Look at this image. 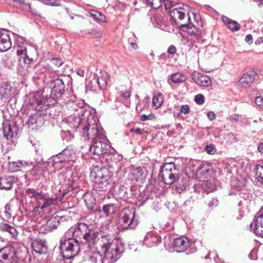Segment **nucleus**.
<instances>
[{
	"label": "nucleus",
	"mask_w": 263,
	"mask_h": 263,
	"mask_svg": "<svg viewBox=\"0 0 263 263\" xmlns=\"http://www.w3.org/2000/svg\"><path fill=\"white\" fill-rule=\"evenodd\" d=\"M61 218V217L60 216L53 215V216L47 221L49 224L51 226V228L53 230L56 229L59 226Z\"/></svg>",
	"instance_id": "nucleus-37"
},
{
	"label": "nucleus",
	"mask_w": 263,
	"mask_h": 263,
	"mask_svg": "<svg viewBox=\"0 0 263 263\" xmlns=\"http://www.w3.org/2000/svg\"><path fill=\"white\" fill-rule=\"evenodd\" d=\"M60 250L65 259L73 258L80 251L79 240L71 236H66V233L60 240Z\"/></svg>",
	"instance_id": "nucleus-6"
},
{
	"label": "nucleus",
	"mask_w": 263,
	"mask_h": 263,
	"mask_svg": "<svg viewBox=\"0 0 263 263\" xmlns=\"http://www.w3.org/2000/svg\"><path fill=\"white\" fill-rule=\"evenodd\" d=\"M116 207L114 203H109L104 205L102 209V212L106 216H109L116 212Z\"/></svg>",
	"instance_id": "nucleus-28"
},
{
	"label": "nucleus",
	"mask_w": 263,
	"mask_h": 263,
	"mask_svg": "<svg viewBox=\"0 0 263 263\" xmlns=\"http://www.w3.org/2000/svg\"><path fill=\"white\" fill-rule=\"evenodd\" d=\"M172 246L176 252H182L190 247V241L187 237L182 236L175 239L172 242Z\"/></svg>",
	"instance_id": "nucleus-16"
},
{
	"label": "nucleus",
	"mask_w": 263,
	"mask_h": 263,
	"mask_svg": "<svg viewBox=\"0 0 263 263\" xmlns=\"http://www.w3.org/2000/svg\"><path fill=\"white\" fill-rule=\"evenodd\" d=\"M250 227L254 234L263 237V206L255 215L252 222L250 224Z\"/></svg>",
	"instance_id": "nucleus-14"
},
{
	"label": "nucleus",
	"mask_w": 263,
	"mask_h": 263,
	"mask_svg": "<svg viewBox=\"0 0 263 263\" xmlns=\"http://www.w3.org/2000/svg\"><path fill=\"white\" fill-rule=\"evenodd\" d=\"M91 15L97 21L105 22V16L98 11H93L91 13Z\"/></svg>",
	"instance_id": "nucleus-40"
},
{
	"label": "nucleus",
	"mask_w": 263,
	"mask_h": 263,
	"mask_svg": "<svg viewBox=\"0 0 263 263\" xmlns=\"http://www.w3.org/2000/svg\"><path fill=\"white\" fill-rule=\"evenodd\" d=\"M257 148L259 152L263 153V142L258 144Z\"/></svg>",
	"instance_id": "nucleus-60"
},
{
	"label": "nucleus",
	"mask_w": 263,
	"mask_h": 263,
	"mask_svg": "<svg viewBox=\"0 0 263 263\" xmlns=\"http://www.w3.org/2000/svg\"><path fill=\"white\" fill-rule=\"evenodd\" d=\"M130 44V46L131 47V48L133 49H137V48H138V45L137 44H136V43H135V42H130L129 43Z\"/></svg>",
	"instance_id": "nucleus-59"
},
{
	"label": "nucleus",
	"mask_w": 263,
	"mask_h": 263,
	"mask_svg": "<svg viewBox=\"0 0 263 263\" xmlns=\"http://www.w3.org/2000/svg\"><path fill=\"white\" fill-rule=\"evenodd\" d=\"M156 25H159L162 23L163 18L160 15L156 14L153 17Z\"/></svg>",
	"instance_id": "nucleus-48"
},
{
	"label": "nucleus",
	"mask_w": 263,
	"mask_h": 263,
	"mask_svg": "<svg viewBox=\"0 0 263 263\" xmlns=\"http://www.w3.org/2000/svg\"><path fill=\"white\" fill-rule=\"evenodd\" d=\"M256 76L257 72L254 70L246 72L239 79V82L240 85L244 88L250 87L254 82Z\"/></svg>",
	"instance_id": "nucleus-18"
},
{
	"label": "nucleus",
	"mask_w": 263,
	"mask_h": 263,
	"mask_svg": "<svg viewBox=\"0 0 263 263\" xmlns=\"http://www.w3.org/2000/svg\"><path fill=\"white\" fill-rule=\"evenodd\" d=\"M15 178L11 176L2 177L0 178V189L10 190L15 182Z\"/></svg>",
	"instance_id": "nucleus-23"
},
{
	"label": "nucleus",
	"mask_w": 263,
	"mask_h": 263,
	"mask_svg": "<svg viewBox=\"0 0 263 263\" xmlns=\"http://www.w3.org/2000/svg\"><path fill=\"white\" fill-rule=\"evenodd\" d=\"M66 152V150L63 151L62 153L50 158L47 162L48 165L51 164L55 169L61 168L63 167V162L66 161L67 157L64 156Z\"/></svg>",
	"instance_id": "nucleus-20"
},
{
	"label": "nucleus",
	"mask_w": 263,
	"mask_h": 263,
	"mask_svg": "<svg viewBox=\"0 0 263 263\" xmlns=\"http://www.w3.org/2000/svg\"><path fill=\"white\" fill-rule=\"evenodd\" d=\"M84 200L88 209L92 210L95 204V200L90 193H86L84 196Z\"/></svg>",
	"instance_id": "nucleus-33"
},
{
	"label": "nucleus",
	"mask_w": 263,
	"mask_h": 263,
	"mask_svg": "<svg viewBox=\"0 0 263 263\" xmlns=\"http://www.w3.org/2000/svg\"><path fill=\"white\" fill-rule=\"evenodd\" d=\"M0 230L2 231L9 233L13 237H15L17 235L16 229L7 223H2L0 224Z\"/></svg>",
	"instance_id": "nucleus-29"
},
{
	"label": "nucleus",
	"mask_w": 263,
	"mask_h": 263,
	"mask_svg": "<svg viewBox=\"0 0 263 263\" xmlns=\"http://www.w3.org/2000/svg\"><path fill=\"white\" fill-rule=\"evenodd\" d=\"M161 242V238L156 233L147 232L143 240V245L147 248H153L158 246Z\"/></svg>",
	"instance_id": "nucleus-15"
},
{
	"label": "nucleus",
	"mask_w": 263,
	"mask_h": 263,
	"mask_svg": "<svg viewBox=\"0 0 263 263\" xmlns=\"http://www.w3.org/2000/svg\"><path fill=\"white\" fill-rule=\"evenodd\" d=\"M39 230L41 233H48L53 231V229L47 221L46 223L42 224V226L40 227Z\"/></svg>",
	"instance_id": "nucleus-41"
},
{
	"label": "nucleus",
	"mask_w": 263,
	"mask_h": 263,
	"mask_svg": "<svg viewBox=\"0 0 263 263\" xmlns=\"http://www.w3.org/2000/svg\"><path fill=\"white\" fill-rule=\"evenodd\" d=\"M44 119L40 112H36L31 116L28 120L29 125H36V127L41 126L44 123Z\"/></svg>",
	"instance_id": "nucleus-26"
},
{
	"label": "nucleus",
	"mask_w": 263,
	"mask_h": 263,
	"mask_svg": "<svg viewBox=\"0 0 263 263\" xmlns=\"http://www.w3.org/2000/svg\"><path fill=\"white\" fill-rule=\"evenodd\" d=\"M135 211L133 209L124 208L120 213L117 221L119 230L133 229L138 225L137 220L135 219Z\"/></svg>",
	"instance_id": "nucleus-8"
},
{
	"label": "nucleus",
	"mask_w": 263,
	"mask_h": 263,
	"mask_svg": "<svg viewBox=\"0 0 263 263\" xmlns=\"http://www.w3.org/2000/svg\"><path fill=\"white\" fill-rule=\"evenodd\" d=\"M108 76L107 73H104L101 74L97 79V83L100 89L104 90L107 87Z\"/></svg>",
	"instance_id": "nucleus-32"
},
{
	"label": "nucleus",
	"mask_w": 263,
	"mask_h": 263,
	"mask_svg": "<svg viewBox=\"0 0 263 263\" xmlns=\"http://www.w3.org/2000/svg\"><path fill=\"white\" fill-rule=\"evenodd\" d=\"M205 151L208 154L213 155L216 152V148L213 145L210 144L206 146Z\"/></svg>",
	"instance_id": "nucleus-46"
},
{
	"label": "nucleus",
	"mask_w": 263,
	"mask_h": 263,
	"mask_svg": "<svg viewBox=\"0 0 263 263\" xmlns=\"http://www.w3.org/2000/svg\"><path fill=\"white\" fill-rule=\"evenodd\" d=\"M190 107L187 105H183L180 108V112L178 114L177 117L179 118H182L181 114H187L190 112Z\"/></svg>",
	"instance_id": "nucleus-43"
},
{
	"label": "nucleus",
	"mask_w": 263,
	"mask_h": 263,
	"mask_svg": "<svg viewBox=\"0 0 263 263\" xmlns=\"http://www.w3.org/2000/svg\"><path fill=\"white\" fill-rule=\"evenodd\" d=\"M222 20L228 27L233 32L238 31L240 28V25L238 23L230 19L227 16H223L222 17Z\"/></svg>",
	"instance_id": "nucleus-25"
},
{
	"label": "nucleus",
	"mask_w": 263,
	"mask_h": 263,
	"mask_svg": "<svg viewBox=\"0 0 263 263\" xmlns=\"http://www.w3.org/2000/svg\"><path fill=\"white\" fill-rule=\"evenodd\" d=\"M231 119L232 121H237L239 119V116L237 115H234L231 117Z\"/></svg>",
	"instance_id": "nucleus-63"
},
{
	"label": "nucleus",
	"mask_w": 263,
	"mask_h": 263,
	"mask_svg": "<svg viewBox=\"0 0 263 263\" xmlns=\"http://www.w3.org/2000/svg\"><path fill=\"white\" fill-rule=\"evenodd\" d=\"M99 252L98 251L97 253H95L93 255L89 257V261L90 263L100 262L102 259V256L100 254Z\"/></svg>",
	"instance_id": "nucleus-39"
},
{
	"label": "nucleus",
	"mask_w": 263,
	"mask_h": 263,
	"mask_svg": "<svg viewBox=\"0 0 263 263\" xmlns=\"http://www.w3.org/2000/svg\"><path fill=\"white\" fill-rule=\"evenodd\" d=\"M76 111L67 119L69 126L74 129H80L84 140H95L104 137L103 129L93 114L84 107H79Z\"/></svg>",
	"instance_id": "nucleus-1"
},
{
	"label": "nucleus",
	"mask_w": 263,
	"mask_h": 263,
	"mask_svg": "<svg viewBox=\"0 0 263 263\" xmlns=\"http://www.w3.org/2000/svg\"><path fill=\"white\" fill-rule=\"evenodd\" d=\"M191 77L197 84L202 87H208L212 83L211 79L209 77L196 71L192 73Z\"/></svg>",
	"instance_id": "nucleus-17"
},
{
	"label": "nucleus",
	"mask_w": 263,
	"mask_h": 263,
	"mask_svg": "<svg viewBox=\"0 0 263 263\" xmlns=\"http://www.w3.org/2000/svg\"><path fill=\"white\" fill-rule=\"evenodd\" d=\"M202 186L203 189L207 193L213 192L216 188L215 184L212 180H206V181L204 180Z\"/></svg>",
	"instance_id": "nucleus-34"
},
{
	"label": "nucleus",
	"mask_w": 263,
	"mask_h": 263,
	"mask_svg": "<svg viewBox=\"0 0 263 263\" xmlns=\"http://www.w3.org/2000/svg\"><path fill=\"white\" fill-rule=\"evenodd\" d=\"M163 102V97L161 94L158 93L157 95H154L152 101V105L156 109L160 107Z\"/></svg>",
	"instance_id": "nucleus-36"
},
{
	"label": "nucleus",
	"mask_w": 263,
	"mask_h": 263,
	"mask_svg": "<svg viewBox=\"0 0 263 263\" xmlns=\"http://www.w3.org/2000/svg\"><path fill=\"white\" fill-rule=\"evenodd\" d=\"M171 18L174 22L176 25L179 26L182 29L186 28L188 24H190V17L188 16L187 18L185 21H183L185 18V12L184 9L181 8H174L170 12Z\"/></svg>",
	"instance_id": "nucleus-13"
},
{
	"label": "nucleus",
	"mask_w": 263,
	"mask_h": 263,
	"mask_svg": "<svg viewBox=\"0 0 263 263\" xmlns=\"http://www.w3.org/2000/svg\"><path fill=\"white\" fill-rule=\"evenodd\" d=\"M3 125L2 130L0 131V133L2 132L7 140H9L17 136L18 128L16 126L12 127L8 123H3Z\"/></svg>",
	"instance_id": "nucleus-21"
},
{
	"label": "nucleus",
	"mask_w": 263,
	"mask_h": 263,
	"mask_svg": "<svg viewBox=\"0 0 263 263\" xmlns=\"http://www.w3.org/2000/svg\"><path fill=\"white\" fill-rule=\"evenodd\" d=\"M12 88L9 84H4L0 88V95L2 99H8L13 95Z\"/></svg>",
	"instance_id": "nucleus-24"
},
{
	"label": "nucleus",
	"mask_w": 263,
	"mask_h": 263,
	"mask_svg": "<svg viewBox=\"0 0 263 263\" xmlns=\"http://www.w3.org/2000/svg\"><path fill=\"white\" fill-rule=\"evenodd\" d=\"M254 177L257 182L263 184V166L256 165L254 169Z\"/></svg>",
	"instance_id": "nucleus-31"
},
{
	"label": "nucleus",
	"mask_w": 263,
	"mask_h": 263,
	"mask_svg": "<svg viewBox=\"0 0 263 263\" xmlns=\"http://www.w3.org/2000/svg\"><path fill=\"white\" fill-rule=\"evenodd\" d=\"M255 103L257 106H263V98L260 96L256 97Z\"/></svg>",
	"instance_id": "nucleus-50"
},
{
	"label": "nucleus",
	"mask_w": 263,
	"mask_h": 263,
	"mask_svg": "<svg viewBox=\"0 0 263 263\" xmlns=\"http://www.w3.org/2000/svg\"><path fill=\"white\" fill-rule=\"evenodd\" d=\"M130 95H131L130 91H126L125 92H123L121 94V96L123 98H126V99L129 98L130 97Z\"/></svg>",
	"instance_id": "nucleus-57"
},
{
	"label": "nucleus",
	"mask_w": 263,
	"mask_h": 263,
	"mask_svg": "<svg viewBox=\"0 0 263 263\" xmlns=\"http://www.w3.org/2000/svg\"><path fill=\"white\" fill-rule=\"evenodd\" d=\"M207 116L209 119L212 121L215 119L216 115L214 111H209L207 114Z\"/></svg>",
	"instance_id": "nucleus-55"
},
{
	"label": "nucleus",
	"mask_w": 263,
	"mask_h": 263,
	"mask_svg": "<svg viewBox=\"0 0 263 263\" xmlns=\"http://www.w3.org/2000/svg\"><path fill=\"white\" fill-rule=\"evenodd\" d=\"M33 250L39 254H45L47 252V247L46 242L43 240H35L32 244Z\"/></svg>",
	"instance_id": "nucleus-22"
},
{
	"label": "nucleus",
	"mask_w": 263,
	"mask_h": 263,
	"mask_svg": "<svg viewBox=\"0 0 263 263\" xmlns=\"http://www.w3.org/2000/svg\"><path fill=\"white\" fill-rule=\"evenodd\" d=\"M66 236H71L82 243L86 244L92 250L97 246V242L100 238L109 237L102 233L95 232L91 227L85 223H79L71 227L66 232Z\"/></svg>",
	"instance_id": "nucleus-2"
},
{
	"label": "nucleus",
	"mask_w": 263,
	"mask_h": 263,
	"mask_svg": "<svg viewBox=\"0 0 263 263\" xmlns=\"http://www.w3.org/2000/svg\"><path fill=\"white\" fill-rule=\"evenodd\" d=\"M91 144L90 145L89 152L94 155L100 156L107 153L110 148L105 134L102 139L96 138L95 140H91Z\"/></svg>",
	"instance_id": "nucleus-12"
},
{
	"label": "nucleus",
	"mask_w": 263,
	"mask_h": 263,
	"mask_svg": "<svg viewBox=\"0 0 263 263\" xmlns=\"http://www.w3.org/2000/svg\"><path fill=\"white\" fill-rule=\"evenodd\" d=\"M194 100L199 105H201L204 102V96L202 94H198L195 96Z\"/></svg>",
	"instance_id": "nucleus-44"
},
{
	"label": "nucleus",
	"mask_w": 263,
	"mask_h": 263,
	"mask_svg": "<svg viewBox=\"0 0 263 263\" xmlns=\"http://www.w3.org/2000/svg\"><path fill=\"white\" fill-rule=\"evenodd\" d=\"M11 46L9 33L5 31H0V52L8 51Z\"/></svg>",
	"instance_id": "nucleus-19"
},
{
	"label": "nucleus",
	"mask_w": 263,
	"mask_h": 263,
	"mask_svg": "<svg viewBox=\"0 0 263 263\" xmlns=\"http://www.w3.org/2000/svg\"><path fill=\"white\" fill-rule=\"evenodd\" d=\"M17 54L23 59L26 64L30 65L37 56V50L35 47L29 46L28 47L24 43L17 44Z\"/></svg>",
	"instance_id": "nucleus-10"
},
{
	"label": "nucleus",
	"mask_w": 263,
	"mask_h": 263,
	"mask_svg": "<svg viewBox=\"0 0 263 263\" xmlns=\"http://www.w3.org/2000/svg\"><path fill=\"white\" fill-rule=\"evenodd\" d=\"M172 81L175 83H180L184 82L186 80V77L180 72L174 73L171 77Z\"/></svg>",
	"instance_id": "nucleus-35"
},
{
	"label": "nucleus",
	"mask_w": 263,
	"mask_h": 263,
	"mask_svg": "<svg viewBox=\"0 0 263 263\" xmlns=\"http://www.w3.org/2000/svg\"><path fill=\"white\" fill-rule=\"evenodd\" d=\"M163 3L166 9L170 8V5H171V1L170 0H162Z\"/></svg>",
	"instance_id": "nucleus-58"
},
{
	"label": "nucleus",
	"mask_w": 263,
	"mask_h": 263,
	"mask_svg": "<svg viewBox=\"0 0 263 263\" xmlns=\"http://www.w3.org/2000/svg\"><path fill=\"white\" fill-rule=\"evenodd\" d=\"M209 206L211 208L215 207L218 204V200L216 198H213L209 202Z\"/></svg>",
	"instance_id": "nucleus-49"
},
{
	"label": "nucleus",
	"mask_w": 263,
	"mask_h": 263,
	"mask_svg": "<svg viewBox=\"0 0 263 263\" xmlns=\"http://www.w3.org/2000/svg\"><path fill=\"white\" fill-rule=\"evenodd\" d=\"M95 248L104 254L98 263H114L120 257L123 251V247L113 243L110 236L100 238Z\"/></svg>",
	"instance_id": "nucleus-4"
},
{
	"label": "nucleus",
	"mask_w": 263,
	"mask_h": 263,
	"mask_svg": "<svg viewBox=\"0 0 263 263\" xmlns=\"http://www.w3.org/2000/svg\"><path fill=\"white\" fill-rule=\"evenodd\" d=\"M180 166L175 162H166L161 169L159 176H161L164 183L171 185L177 180L179 182V173Z\"/></svg>",
	"instance_id": "nucleus-7"
},
{
	"label": "nucleus",
	"mask_w": 263,
	"mask_h": 263,
	"mask_svg": "<svg viewBox=\"0 0 263 263\" xmlns=\"http://www.w3.org/2000/svg\"><path fill=\"white\" fill-rule=\"evenodd\" d=\"M210 168L207 165H200L197 170V175L201 177L202 179L205 180L210 176Z\"/></svg>",
	"instance_id": "nucleus-27"
},
{
	"label": "nucleus",
	"mask_w": 263,
	"mask_h": 263,
	"mask_svg": "<svg viewBox=\"0 0 263 263\" xmlns=\"http://www.w3.org/2000/svg\"><path fill=\"white\" fill-rule=\"evenodd\" d=\"M213 258L214 259L215 263H227L226 261L220 259L218 257V255L216 254L214 255Z\"/></svg>",
	"instance_id": "nucleus-54"
},
{
	"label": "nucleus",
	"mask_w": 263,
	"mask_h": 263,
	"mask_svg": "<svg viewBox=\"0 0 263 263\" xmlns=\"http://www.w3.org/2000/svg\"><path fill=\"white\" fill-rule=\"evenodd\" d=\"M176 52V48L174 45H171L167 49V52L170 54H174V53Z\"/></svg>",
	"instance_id": "nucleus-52"
},
{
	"label": "nucleus",
	"mask_w": 263,
	"mask_h": 263,
	"mask_svg": "<svg viewBox=\"0 0 263 263\" xmlns=\"http://www.w3.org/2000/svg\"><path fill=\"white\" fill-rule=\"evenodd\" d=\"M91 176L97 187L101 190L106 191L110 189L111 179L108 170L106 168H97L91 173Z\"/></svg>",
	"instance_id": "nucleus-9"
},
{
	"label": "nucleus",
	"mask_w": 263,
	"mask_h": 263,
	"mask_svg": "<svg viewBox=\"0 0 263 263\" xmlns=\"http://www.w3.org/2000/svg\"><path fill=\"white\" fill-rule=\"evenodd\" d=\"M51 62L53 65L57 66V67H60L63 64L61 60L59 59H52L51 60Z\"/></svg>",
	"instance_id": "nucleus-51"
},
{
	"label": "nucleus",
	"mask_w": 263,
	"mask_h": 263,
	"mask_svg": "<svg viewBox=\"0 0 263 263\" xmlns=\"http://www.w3.org/2000/svg\"><path fill=\"white\" fill-rule=\"evenodd\" d=\"M19 252L8 246L0 249V263H19Z\"/></svg>",
	"instance_id": "nucleus-11"
},
{
	"label": "nucleus",
	"mask_w": 263,
	"mask_h": 263,
	"mask_svg": "<svg viewBox=\"0 0 263 263\" xmlns=\"http://www.w3.org/2000/svg\"><path fill=\"white\" fill-rule=\"evenodd\" d=\"M186 31L191 34H194L197 39L201 38L204 35V32H201L197 29V28L193 24H188Z\"/></svg>",
	"instance_id": "nucleus-30"
},
{
	"label": "nucleus",
	"mask_w": 263,
	"mask_h": 263,
	"mask_svg": "<svg viewBox=\"0 0 263 263\" xmlns=\"http://www.w3.org/2000/svg\"><path fill=\"white\" fill-rule=\"evenodd\" d=\"M150 117H151L150 115H145L143 114L141 116L140 120L142 121H145L148 120H151V118Z\"/></svg>",
	"instance_id": "nucleus-56"
},
{
	"label": "nucleus",
	"mask_w": 263,
	"mask_h": 263,
	"mask_svg": "<svg viewBox=\"0 0 263 263\" xmlns=\"http://www.w3.org/2000/svg\"><path fill=\"white\" fill-rule=\"evenodd\" d=\"M7 3L13 6L18 7L24 4V2L22 0H5Z\"/></svg>",
	"instance_id": "nucleus-45"
},
{
	"label": "nucleus",
	"mask_w": 263,
	"mask_h": 263,
	"mask_svg": "<svg viewBox=\"0 0 263 263\" xmlns=\"http://www.w3.org/2000/svg\"><path fill=\"white\" fill-rule=\"evenodd\" d=\"M25 194L29 198L35 199V206L33 210L34 213H42L44 215L52 211V206L54 205L55 200L47 193L39 192L34 189L29 188L26 190Z\"/></svg>",
	"instance_id": "nucleus-5"
},
{
	"label": "nucleus",
	"mask_w": 263,
	"mask_h": 263,
	"mask_svg": "<svg viewBox=\"0 0 263 263\" xmlns=\"http://www.w3.org/2000/svg\"><path fill=\"white\" fill-rule=\"evenodd\" d=\"M65 84L63 81L57 79L50 83V87H44L41 97L40 92L34 95L35 103L37 105L49 106L54 105L57 100L60 98L65 91Z\"/></svg>",
	"instance_id": "nucleus-3"
},
{
	"label": "nucleus",
	"mask_w": 263,
	"mask_h": 263,
	"mask_svg": "<svg viewBox=\"0 0 263 263\" xmlns=\"http://www.w3.org/2000/svg\"><path fill=\"white\" fill-rule=\"evenodd\" d=\"M256 3L258 4L259 6L263 5V0H254Z\"/></svg>",
	"instance_id": "nucleus-64"
},
{
	"label": "nucleus",
	"mask_w": 263,
	"mask_h": 263,
	"mask_svg": "<svg viewBox=\"0 0 263 263\" xmlns=\"http://www.w3.org/2000/svg\"><path fill=\"white\" fill-rule=\"evenodd\" d=\"M135 133L137 134L141 135H143V130L141 129L140 128H137L136 129H135Z\"/></svg>",
	"instance_id": "nucleus-61"
},
{
	"label": "nucleus",
	"mask_w": 263,
	"mask_h": 263,
	"mask_svg": "<svg viewBox=\"0 0 263 263\" xmlns=\"http://www.w3.org/2000/svg\"><path fill=\"white\" fill-rule=\"evenodd\" d=\"M146 4L154 9H158L162 5V0H145Z\"/></svg>",
	"instance_id": "nucleus-38"
},
{
	"label": "nucleus",
	"mask_w": 263,
	"mask_h": 263,
	"mask_svg": "<svg viewBox=\"0 0 263 263\" xmlns=\"http://www.w3.org/2000/svg\"><path fill=\"white\" fill-rule=\"evenodd\" d=\"M84 71L82 69H80L77 70V74L81 77H84Z\"/></svg>",
	"instance_id": "nucleus-62"
},
{
	"label": "nucleus",
	"mask_w": 263,
	"mask_h": 263,
	"mask_svg": "<svg viewBox=\"0 0 263 263\" xmlns=\"http://www.w3.org/2000/svg\"><path fill=\"white\" fill-rule=\"evenodd\" d=\"M146 169L144 167H138L134 170V174L140 179H142L144 176Z\"/></svg>",
	"instance_id": "nucleus-42"
},
{
	"label": "nucleus",
	"mask_w": 263,
	"mask_h": 263,
	"mask_svg": "<svg viewBox=\"0 0 263 263\" xmlns=\"http://www.w3.org/2000/svg\"><path fill=\"white\" fill-rule=\"evenodd\" d=\"M11 165H12L14 167L13 171L15 172L18 171L19 168L23 165L22 162L20 161L17 162H12Z\"/></svg>",
	"instance_id": "nucleus-47"
},
{
	"label": "nucleus",
	"mask_w": 263,
	"mask_h": 263,
	"mask_svg": "<svg viewBox=\"0 0 263 263\" xmlns=\"http://www.w3.org/2000/svg\"><path fill=\"white\" fill-rule=\"evenodd\" d=\"M253 37L251 34H248L245 37V42L249 44H251L253 43Z\"/></svg>",
	"instance_id": "nucleus-53"
}]
</instances>
